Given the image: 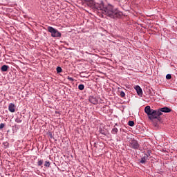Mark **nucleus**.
Returning a JSON list of instances; mask_svg holds the SVG:
<instances>
[{
	"label": "nucleus",
	"instance_id": "1",
	"mask_svg": "<svg viewBox=\"0 0 177 177\" xmlns=\"http://www.w3.org/2000/svg\"><path fill=\"white\" fill-rule=\"evenodd\" d=\"M85 3L95 12H98L102 17H109V19H121L124 16V13L118 8L113 7L111 4L104 6V3L101 1L100 3L95 2L93 0H84Z\"/></svg>",
	"mask_w": 177,
	"mask_h": 177
},
{
	"label": "nucleus",
	"instance_id": "2",
	"mask_svg": "<svg viewBox=\"0 0 177 177\" xmlns=\"http://www.w3.org/2000/svg\"><path fill=\"white\" fill-rule=\"evenodd\" d=\"M145 113H147L149 120H158L159 122H161V117L160 115H162V113L160 112L158 109L154 110L148 105L145 108Z\"/></svg>",
	"mask_w": 177,
	"mask_h": 177
},
{
	"label": "nucleus",
	"instance_id": "3",
	"mask_svg": "<svg viewBox=\"0 0 177 177\" xmlns=\"http://www.w3.org/2000/svg\"><path fill=\"white\" fill-rule=\"evenodd\" d=\"M47 30L48 32H50L51 37H53V38H60V37H62V33H60L57 29H55L52 26H48Z\"/></svg>",
	"mask_w": 177,
	"mask_h": 177
},
{
	"label": "nucleus",
	"instance_id": "4",
	"mask_svg": "<svg viewBox=\"0 0 177 177\" xmlns=\"http://www.w3.org/2000/svg\"><path fill=\"white\" fill-rule=\"evenodd\" d=\"M129 147H130L131 149H133L134 150H139V149H140V145L139 144V142L135 140V138H133L129 141Z\"/></svg>",
	"mask_w": 177,
	"mask_h": 177
},
{
	"label": "nucleus",
	"instance_id": "5",
	"mask_svg": "<svg viewBox=\"0 0 177 177\" xmlns=\"http://www.w3.org/2000/svg\"><path fill=\"white\" fill-rule=\"evenodd\" d=\"M15 121L17 124H21V122H23V115H21V113L18 112L15 115Z\"/></svg>",
	"mask_w": 177,
	"mask_h": 177
},
{
	"label": "nucleus",
	"instance_id": "6",
	"mask_svg": "<svg viewBox=\"0 0 177 177\" xmlns=\"http://www.w3.org/2000/svg\"><path fill=\"white\" fill-rule=\"evenodd\" d=\"M158 111H160V113H171L172 111V109H171V108L169 107L165 106L159 109Z\"/></svg>",
	"mask_w": 177,
	"mask_h": 177
},
{
	"label": "nucleus",
	"instance_id": "7",
	"mask_svg": "<svg viewBox=\"0 0 177 177\" xmlns=\"http://www.w3.org/2000/svg\"><path fill=\"white\" fill-rule=\"evenodd\" d=\"M88 100L90 102L92 103V104H97L98 103L97 97L95 96H92V95L89 96Z\"/></svg>",
	"mask_w": 177,
	"mask_h": 177
},
{
	"label": "nucleus",
	"instance_id": "8",
	"mask_svg": "<svg viewBox=\"0 0 177 177\" xmlns=\"http://www.w3.org/2000/svg\"><path fill=\"white\" fill-rule=\"evenodd\" d=\"M8 110L10 113H15L16 111V106L13 103H10L8 106Z\"/></svg>",
	"mask_w": 177,
	"mask_h": 177
},
{
	"label": "nucleus",
	"instance_id": "9",
	"mask_svg": "<svg viewBox=\"0 0 177 177\" xmlns=\"http://www.w3.org/2000/svg\"><path fill=\"white\" fill-rule=\"evenodd\" d=\"M135 89L138 96H142V95H143V91L142 90V88L139 86V85L136 86Z\"/></svg>",
	"mask_w": 177,
	"mask_h": 177
},
{
	"label": "nucleus",
	"instance_id": "10",
	"mask_svg": "<svg viewBox=\"0 0 177 177\" xmlns=\"http://www.w3.org/2000/svg\"><path fill=\"white\" fill-rule=\"evenodd\" d=\"M149 158V155L145 154V156L141 158V160H140V164H146V160Z\"/></svg>",
	"mask_w": 177,
	"mask_h": 177
},
{
	"label": "nucleus",
	"instance_id": "11",
	"mask_svg": "<svg viewBox=\"0 0 177 177\" xmlns=\"http://www.w3.org/2000/svg\"><path fill=\"white\" fill-rule=\"evenodd\" d=\"M99 132L102 135H104V136H107V130H106V129H102V128L100 127L99 128Z\"/></svg>",
	"mask_w": 177,
	"mask_h": 177
},
{
	"label": "nucleus",
	"instance_id": "12",
	"mask_svg": "<svg viewBox=\"0 0 177 177\" xmlns=\"http://www.w3.org/2000/svg\"><path fill=\"white\" fill-rule=\"evenodd\" d=\"M8 68H9V66L3 65L1 68V71H2L3 73H6V71H8Z\"/></svg>",
	"mask_w": 177,
	"mask_h": 177
},
{
	"label": "nucleus",
	"instance_id": "13",
	"mask_svg": "<svg viewBox=\"0 0 177 177\" xmlns=\"http://www.w3.org/2000/svg\"><path fill=\"white\" fill-rule=\"evenodd\" d=\"M112 135H117L118 133V129L115 127V126L113 127V128L111 130Z\"/></svg>",
	"mask_w": 177,
	"mask_h": 177
},
{
	"label": "nucleus",
	"instance_id": "14",
	"mask_svg": "<svg viewBox=\"0 0 177 177\" xmlns=\"http://www.w3.org/2000/svg\"><path fill=\"white\" fill-rule=\"evenodd\" d=\"M47 136L50 138V139H55V138L53 137V133L50 131L47 132Z\"/></svg>",
	"mask_w": 177,
	"mask_h": 177
},
{
	"label": "nucleus",
	"instance_id": "15",
	"mask_svg": "<svg viewBox=\"0 0 177 177\" xmlns=\"http://www.w3.org/2000/svg\"><path fill=\"white\" fill-rule=\"evenodd\" d=\"M44 164V160H38V162H37V165L38 167H42Z\"/></svg>",
	"mask_w": 177,
	"mask_h": 177
},
{
	"label": "nucleus",
	"instance_id": "16",
	"mask_svg": "<svg viewBox=\"0 0 177 177\" xmlns=\"http://www.w3.org/2000/svg\"><path fill=\"white\" fill-rule=\"evenodd\" d=\"M78 89L80 91H84V89H85V86L84 84H80L78 86Z\"/></svg>",
	"mask_w": 177,
	"mask_h": 177
},
{
	"label": "nucleus",
	"instance_id": "17",
	"mask_svg": "<svg viewBox=\"0 0 177 177\" xmlns=\"http://www.w3.org/2000/svg\"><path fill=\"white\" fill-rule=\"evenodd\" d=\"M128 125L129 127H134L135 126V122L132 121V120H130L128 122Z\"/></svg>",
	"mask_w": 177,
	"mask_h": 177
},
{
	"label": "nucleus",
	"instance_id": "18",
	"mask_svg": "<svg viewBox=\"0 0 177 177\" xmlns=\"http://www.w3.org/2000/svg\"><path fill=\"white\" fill-rule=\"evenodd\" d=\"M3 145L4 147V149H8L9 147V142H3Z\"/></svg>",
	"mask_w": 177,
	"mask_h": 177
},
{
	"label": "nucleus",
	"instance_id": "19",
	"mask_svg": "<svg viewBox=\"0 0 177 177\" xmlns=\"http://www.w3.org/2000/svg\"><path fill=\"white\" fill-rule=\"evenodd\" d=\"M63 71V69H62V67L57 66V74H59V73H62Z\"/></svg>",
	"mask_w": 177,
	"mask_h": 177
},
{
	"label": "nucleus",
	"instance_id": "20",
	"mask_svg": "<svg viewBox=\"0 0 177 177\" xmlns=\"http://www.w3.org/2000/svg\"><path fill=\"white\" fill-rule=\"evenodd\" d=\"M44 167H47L48 168H49V167H50V162L46 161L44 163Z\"/></svg>",
	"mask_w": 177,
	"mask_h": 177
},
{
	"label": "nucleus",
	"instance_id": "21",
	"mask_svg": "<svg viewBox=\"0 0 177 177\" xmlns=\"http://www.w3.org/2000/svg\"><path fill=\"white\" fill-rule=\"evenodd\" d=\"M67 80H68V81H71V82H74L75 81V80H74V78H73L70 76L67 77Z\"/></svg>",
	"mask_w": 177,
	"mask_h": 177
},
{
	"label": "nucleus",
	"instance_id": "22",
	"mask_svg": "<svg viewBox=\"0 0 177 177\" xmlns=\"http://www.w3.org/2000/svg\"><path fill=\"white\" fill-rule=\"evenodd\" d=\"M171 78H172V75L171 74H167L166 75V79L171 80Z\"/></svg>",
	"mask_w": 177,
	"mask_h": 177
},
{
	"label": "nucleus",
	"instance_id": "23",
	"mask_svg": "<svg viewBox=\"0 0 177 177\" xmlns=\"http://www.w3.org/2000/svg\"><path fill=\"white\" fill-rule=\"evenodd\" d=\"M120 96H121L122 97H125V93H124V91H121V92H120Z\"/></svg>",
	"mask_w": 177,
	"mask_h": 177
},
{
	"label": "nucleus",
	"instance_id": "24",
	"mask_svg": "<svg viewBox=\"0 0 177 177\" xmlns=\"http://www.w3.org/2000/svg\"><path fill=\"white\" fill-rule=\"evenodd\" d=\"M3 128H5V124L3 123L0 124V129H3Z\"/></svg>",
	"mask_w": 177,
	"mask_h": 177
},
{
	"label": "nucleus",
	"instance_id": "25",
	"mask_svg": "<svg viewBox=\"0 0 177 177\" xmlns=\"http://www.w3.org/2000/svg\"><path fill=\"white\" fill-rule=\"evenodd\" d=\"M154 127H158V124L156 122H153Z\"/></svg>",
	"mask_w": 177,
	"mask_h": 177
},
{
	"label": "nucleus",
	"instance_id": "26",
	"mask_svg": "<svg viewBox=\"0 0 177 177\" xmlns=\"http://www.w3.org/2000/svg\"><path fill=\"white\" fill-rule=\"evenodd\" d=\"M148 153H147V156H148V157H150V151H147Z\"/></svg>",
	"mask_w": 177,
	"mask_h": 177
},
{
	"label": "nucleus",
	"instance_id": "27",
	"mask_svg": "<svg viewBox=\"0 0 177 177\" xmlns=\"http://www.w3.org/2000/svg\"><path fill=\"white\" fill-rule=\"evenodd\" d=\"M55 114H60V112L55 111Z\"/></svg>",
	"mask_w": 177,
	"mask_h": 177
},
{
	"label": "nucleus",
	"instance_id": "28",
	"mask_svg": "<svg viewBox=\"0 0 177 177\" xmlns=\"http://www.w3.org/2000/svg\"><path fill=\"white\" fill-rule=\"evenodd\" d=\"M115 125L117 126V125H118V124L116 123Z\"/></svg>",
	"mask_w": 177,
	"mask_h": 177
}]
</instances>
